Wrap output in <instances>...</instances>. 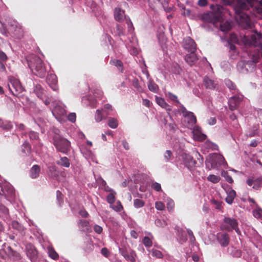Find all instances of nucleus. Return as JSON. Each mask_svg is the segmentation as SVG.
Wrapping results in <instances>:
<instances>
[{
    "label": "nucleus",
    "instance_id": "obj_44",
    "mask_svg": "<svg viewBox=\"0 0 262 262\" xmlns=\"http://www.w3.org/2000/svg\"><path fill=\"white\" fill-rule=\"evenodd\" d=\"M107 201L110 204H113L115 201V195L113 193H110L107 196Z\"/></svg>",
    "mask_w": 262,
    "mask_h": 262
},
{
    "label": "nucleus",
    "instance_id": "obj_18",
    "mask_svg": "<svg viewBox=\"0 0 262 262\" xmlns=\"http://www.w3.org/2000/svg\"><path fill=\"white\" fill-rule=\"evenodd\" d=\"M198 59V58L195 52H191L190 53L186 54L185 57V61L190 66L194 64Z\"/></svg>",
    "mask_w": 262,
    "mask_h": 262
},
{
    "label": "nucleus",
    "instance_id": "obj_35",
    "mask_svg": "<svg viewBox=\"0 0 262 262\" xmlns=\"http://www.w3.org/2000/svg\"><path fill=\"white\" fill-rule=\"evenodd\" d=\"M108 125L111 128H117L118 125L117 120L114 118H109L108 119Z\"/></svg>",
    "mask_w": 262,
    "mask_h": 262
},
{
    "label": "nucleus",
    "instance_id": "obj_14",
    "mask_svg": "<svg viewBox=\"0 0 262 262\" xmlns=\"http://www.w3.org/2000/svg\"><path fill=\"white\" fill-rule=\"evenodd\" d=\"M217 240L222 247H226L229 245L230 238L226 233H218L216 235Z\"/></svg>",
    "mask_w": 262,
    "mask_h": 262
},
{
    "label": "nucleus",
    "instance_id": "obj_45",
    "mask_svg": "<svg viewBox=\"0 0 262 262\" xmlns=\"http://www.w3.org/2000/svg\"><path fill=\"white\" fill-rule=\"evenodd\" d=\"M143 243L145 247H149L152 246V241L147 236H145L144 237L143 239Z\"/></svg>",
    "mask_w": 262,
    "mask_h": 262
},
{
    "label": "nucleus",
    "instance_id": "obj_33",
    "mask_svg": "<svg viewBox=\"0 0 262 262\" xmlns=\"http://www.w3.org/2000/svg\"><path fill=\"white\" fill-rule=\"evenodd\" d=\"M221 30L223 32H227L231 29V25L229 22L226 21L220 25Z\"/></svg>",
    "mask_w": 262,
    "mask_h": 262
},
{
    "label": "nucleus",
    "instance_id": "obj_2",
    "mask_svg": "<svg viewBox=\"0 0 262 262\" xmlns=\"http://www.w3.org/2000/svg\"><path fill=\"white\" fill-rule=\"evenodd\" d=\"M27 60L29 68L34 75L40 78L45 76L46 68L44 62L39 57L32 54L27 57Z\"/></svg>",
    "mask_w": 262,
    "mask_h": 262
},
{
    "label": "nucleus",
    "instance_id": "obj_48",
    "mask_svg": "<svg viewBox=\"0 0 262 262\" xmlns=\"http://www.w3.org/2000/svg\"><path fill=\"white\" fill-rule=\"evenodd\" d=\"M95 118L97 122H100L102 120V115L99 110L96 111Z\"/></svg>",
    "mask_w": 262,
    "mask_h": 262
},
{
    "label": "nucleus",
    "instance_id": "obj_19",
    "mask_svg": "<svg viewBox=\"0 0 262 262\" xmlns=\"http://www.w3.org/2000/svg\"><path fill=\"white\" fill-rule=\"evenodd\" d=\"M156 101L157 103L163 108L165 109L168 113L172 110V107L169 105L165 100L160 97H156Z\"/></svg>",
    "mask_w": 262,
    "mask_h": 262
},
{
    "label": "nucleus",
    "instance_id": "obj_62",
    "mask_svg": "<svg viewBox=\"0 0 262 262\" xmlns=\"http://www.w3.org/2000/svg\"><path fill=\"white\" fill-rule=\"evenodd\" d=\"M102 228L97 225H95L94 227V230L98 234H100L102 232Z\"/></svg>",
    "mask_w": 262,
    "mask_h": 262
},
{
    "label": "nucleus",
    "instance_id": "obj_23",
    "mask_svg": "<svg viewBox=\"0 0 262 262\" xmlns=\"http://www.w3.org/2000/svg\"><path fill=\"white\" fill-rule=\"evenodd\" d=\"M40 171L39 166L38 165H33L30 169V177L32 179H35L39 176Z\"/></svg>",
    "mask_w": 262,
    "mask_h": 262
},
{
    "label": "nucleus",
    "instance_id": "obj_36",
    "mask_svg": "<svg viewBox=\"0 0 262 262\" xmlns=\"http://www.w3.org/2000/svg\"><path fill=\"white\" fill-rule=\"evenodd\" d=\"M149 90L153 92H157L158 90V86L153 81H149L148 84Z\"/></svg>",
    "mask_w": 262,
    "mask_h": 262
},
{
    "label": "nucleus",
    "instance_id": "obj_61",
    "mask_svg": "<svg viewBox=\"0 0 262 262\" xmlns=\"http://www.w3.org/2000/svg\"><path fill=\"white\" fill-rule=\"evenodd\" d=\"M7 59V56L6 54L2 51H0V61L4 62L6 61Z\"/></svg>",
    "mask_w": 262,
    "mask_h": 262
},
{
    "label": "nucleus",
    "instance_id": "obj_52",
    "mask_svg": "<svg viewBox=\"0 0 262 262\" xmlns=\"http://www.w3.org/2000/svg\"><path fill=\"white\" fill-rule=\"evenodd\" d=\"M56 197L59 205H61L63 202V195L62 193L59 190H57L56 191Z\"/></svg>",
    "mask_w": 262,
    "mask_h": 262
},
{
    "label": "nucleus",
    "instance_id": "obj_12",
    "mask_svg": "<svg viewBox=\"0 0 262 262\" xmlns=\"http://www.w3.org/2000/svg\"><path fill=\"white\" fill-rule=\"evenodd\" d=\"M47 82L52 89L54 91H57L58 90L57 86V77L54 74H48L47 77Z\"/></svg>",
    "mask_w": 262,
    "mask_h": 262
},
{
    "label": "nucleus",
    "instance_id": "obj_24",
    "mask_svg": "<svg viewBox=\"0 0 262 262\" xmlns=\"http://www.w3.org/2000/svg\"><path fill=\"white\" fill-rule=\"evenodd\" d=\"M57 164L62 167L68 168L70 166L69 159L66 157H60V159L56 162Z\"/></svg>",
    "mask_w": 262,
    "mask_h": 262
},
{
    "label": "nucleus",
    "instance_id": "obj_40",
    "mask_svg": "<svg viewBox=\"0 0 262 262\" xmlns=\"http://www.w3.org/2000/svg\"><path fill=\"white\" fill-rule=\"evenodd\" d=\"M166 95L171 101L176 102L178 103H180V101L178 99V97L176 95L169 92L167 93Z\"/></svg>",
    "mask_w": 262,
    "mask_h": 262
},
{
    "label": "nucleus",
    "instance_id": "obj_1",
    "mask_svg": "<svg viewBox=\"0 0 262 262\" xmlns=\"http://www.w3.org/2000/svg\"><path fill=\"white\" fill-rule=\"evenodd\" d=\"M233 8L236 21L241 26L249 27L250 26L251 20L244 11L252 9L254 13L262 15V0H236Z\"/></svg>",
    "mask_w": 262,
    "mask_h": 262
},
{
    "label": "nucleus",
    "instance_id": "obj_49",
    "mask_svg": "<svg viewBox=\"0 0 262 262\" xmlns=\"http://www.w3.org/2000/svg\"><path fill=\"white\" fill-rule=\"evenodd\" d=\"M155 224H156V225L157 226H159V227H163L165 226L166 225H167V223L165 221L161 220L159 219L156 220Z\"/></svg>",
    "mask_w": 262,
    "mask_h": 262
},
{
    "label": "nucleus",
    "instance_id": "obj_50",
    "mask_svg": "<svg viewBox=\"0 0 262 262\" xmlns=\"http://www.w3.org/2000/svg\"><path fill=\"white\" fill-rule=\"evenodd\" d=\"M194 137L196 140H197L198 141H200L204 140L206 137L205 135L201 134V133H200V134L196 133L194 135Z\"/></svg>",
    "mask_w": 262,
    "mask_h": 262
},
{
    "label": "nucleus",
    "instance_id": "obj_8",
    "mask_svg": "<svg viewBox=\"0 0 262 262\" xmlns=\"http://www.w3.org/2000/svg\"><path fill=\"white\" fill-rule=\"evenodd\" d=\"M119 251L126 260L129 262L136 261V254L133 250L130 248H122L119 249Z\"/></svg>",
    "mask_w": 262,
    "mask_h": 262
},
{
    "label": "nucleus",
    "instance_id": "obj_56",
    "mask_svg": "<svg viewBox=\"0 0 262 262\" xmlns=\"http://www.w3.org/2000/svg\"><path fill=\"white\" fill-rule=\"evenodd\" d=\"M151 188L156 191H160L161 190V186L160 184L157 182H154L151 185Z\"/></svg>",
    "mask_w": 262,
    "mask_h": 262
},
{
    "label": "nucleus",
    "instance_id": "obj_9",
    "mask_svg": "<svg viewBox=\"0 0 262 262\" xmlns=\"http://www.w3.org/2000/svg\"><path fill=\"white\" fill-rule=\"evenodd\" d=\"M224 221L225 224L229 226H225L224 229L225 230L230 231L233 229L237 233L240 232L238 228V222L235 219L226 217L224 218Z\"/></svg>",
    "mask_w": 262,
    "mask_h": 262
},
{
    "label": "nucleus",
    "instance_id": "obj_32",
    "mask_svg": "<svg viewBox=\"0 0 262 262\" xmlns=\"http://www.w3.org/2000/svg\"><path fill=\"white\" fill-rule=\"evenodd\" d=\"M110 63L117 67L119 70H120L121 72L123 71V63L121 60L118 59L111 60Z\"/></svg>",
    "mask_w": 262,
    "mask_h": 262
},
{
    "label": "nucleus",
    "instance_id": "obj_4",
    "mask_svg": "<svg viewBox=\"0 0 262 262\" xmlns=\"http://www.w3.org/2000/svg\"><path fill=\"white\" fill-rule=\"evenodd\" d=\"M8 85L10 91L14 96L18 97L20 94L25 91V89L22 86L20 81L14 77L9 78Z\"/></svg>",
    "mask_w": 262,
    "mask_h": 262
},
{
    "label": "nucleus",
    "instance_id": "obj_55",
    "mask_svg": "<svg viewBox=\"0 0 262 262\" xmlns=\"http://www.w3.org/2000/svg\"><path fill=\"white\" fill-rule=\"evenodd\" d=\"M11 256L15 260H18L21 259L20 254L16 251H12Z\"/></svg>",
    "mask_w": 262,
    "mask_h": 262
},
{
    "label": "nucleus",
    "instance_id": "obj_46",
    "mask_svg": "<svg viewBox=\"0 0 262 262\" xmlns=\"http://www.w3.org/2000/svg\"><path fill=\"white\" fill-rule=\"evenodd\" d=\"M152 255L157 258H162L163 256L162 252L158 250H153L152 251Z\"/></svg>",
    "mask_w": 262,
    "mask_h": 262
},
{
    "label": "nucleus",
    "instance_id": "obj_28",
    "mask_svg": "<svg viewBox=\"0 0 262 262\" xmlns=\"http://www.w3.org/2000/svg\"><path fill=\"white\" fill-rule=\"evenodd\" d=\"M187 113H188V115H187V116H185V117L187 118L188 123L191 126H193L196 122V117L194 116V114L192 112Z\"/></svg>",
    "mask_w": 262,
    "mask_h": 262
},
{
    "label": "nucleus",
    "instance_id": "obj_41",
    "mask_svg": "<svg viewBox=\"0 0 262 262\" xmlns=\"http://www.w3.org/2000/svg\"><path fill=\"white\" fill-rule=\"evenodd\" d=\"M112 207L114 210L117 212H120L123 209V206L120 201H118L116 204Z\"/></svg>",
    "mask_w": 262,
    "mask_h": 262
},
{
    "label": "nucleus",
    "instance_id": "obj_58",
    "mask_svg": "<svg viewBox=\"0 0 262 262\" xmlns=\"http://www.w3.org/2000/svg\"><path fill=\"white\" fill-rule=\"evenodd\" d=\"M0 212L5 215L9 214V209L3 204H0Z\"/></svg>",
    "mask_w": 262,
    "mask_h": 262
},
{
    "label": "nucleus",
    "instance_id": "obj_51",
    "mask_svg": "<svg viewBox=\"0 0 262 262\" xmlns=\"http://www.w3.org/2000/svg\"><path fill=\"white\" fill-rule=\"evenodd\" d=\"M116 30H117V33L118 36H121L123 35L124 34V28L120 25L117 24L116 25Z\"/></svg>",
    "mask_w": 262,
    "mask_h": 262
},
{
    "label": "nucleus",
    "instance_id": "obj_21",
    "mask_svg": "<svg viewBox=\"0 0 262 262\" xmlns=\"http://www.w3.org/2000/svg\"><path fill=\"white\" fill-rule=\"evenodd\" d=\"M124 17V11L119 8L115 9L114 17L116 20L120 21L123 20Z\"/></svg>",
    "mask_w": 262,
    "mask_h": 262
},
{
    "label": "nucleus",
    "instance_id": "obj_10",
    "mask_svg": "<svg viewBox=\"0 0 262 262\" xmlns=\"http://www.w3.org/2000/svg\"><path fill=\"white\" fill-rule=\"evenodd\" d=\"M27 255L32 262H36L38 258V252L34 246L29 244L26 247Z\"/></svg>",
    "mask_w": 262,
    "mask_h": 262
},
{
    "label": "nucleus",
    "instance_id": "obj_5",
    "mask_svg": "<svg viewBox=\"0 0 262 262\" xmlns=\"http://www.w3.org/2000/svg\"><path fill=\"white\" fill-rule=\"evenodd\" d=\"M257 39H262V34L258 33L256 35H252L250 36V43L254 46H258L260 51L257 55H253V61L255 63H257L259 61L260 57H262V43H258Z\"/></svg>",
    "mask_w": 262,
    "mask_h": 262
},
{
    "label": "nucleus",
    "instance_id": "obj_63",
    "mask_svg": "<svg viewBox=\"0 0 262 262\" xmlns=\"http://www.w3.org/2000/svg\"><path fill=\"white\" fill-rule=\"evenodd\" d=\"M76 116L75 113H70L68 116V120L72 122L76 121Z\"/></svg>",
    "mask_w": 262,
    "mask_h": 262
},
{
    "label": "nucleus",
    "instance_id": "obj_60",
    "mask_svg": "<svg viewBox=\"0 0 262 262\" xmlns=\"http://www.w3.org/2000/svg\"><path fill=\"white\" fill-rule=\"evenodd\" d=\"M29 138L31 140H36L38 138V135L34 132H31L29 134Z\"/></svg>",
    "mask_w": 262,
    "mask_h": 262
},
{
    "label": "nucleus",
    "instance_id": "obj_47",
    "mask_svg": "<svg viewBox=\"0 0 262 262\" xmlns=\"http://www.w3.org/2000/svg\"><path fill=\"white\" fill-rule=\"evenodd\" d=\"M133 86L136 88L138 91H141V88L139 84L138 80L137 78H134L132 81Z\"/></svg>",
    "mask_w": 262,
    "mask_h": 262
},
{
    "label": "nucleus",
    "instance_id": "obj_20",
    "mask_svg": "<svg viewBox=\"0 0 262 262\" xmlns=\"http://www.w3.org/2000/svg\"><path fill=\"white\" fill-rule=\"evenodd\" d=\"M211 159L212 160V165H217L222 164L225 160L224 157L221 155L217 154H211Z\"/></svg>",
    "mask_w": 262,
    "mask_h": 262
},
{
    "label": "nucleus",
    "instance_id": "obj_57",
    "mask_svg": "<svg viewBox=\"0 0 262 262\" xmlns=\"http://www.w3.org/2000/svg\"><path fill=\"white\" fill-rule=\"evenodd\" d=\"M223 176L225 177L226 180L230 184H232L233 182V180L232 179L231 176L229 175L227 172H224L223 174Z\"/></svg>",
    "mask_w": 262,
    "mask_h": 262
},
{
    "label": "nucleus",
    "instance_id": "obj_11",
    "mask_svg": "<svg viewBox=\"0 0 262 262\" xmlns=\"http://www.w3.org/2000/svg\"><path fill=\"white\" fill-rule=\"evenodd\" d=\"M202 18L204 20L212 24H215L220 21L221 19L219 17V14H214V13H212V12L204 14L202 16Z\"/></svg>",
    "mask_w": 262,
    "mask_h": 262
},
{
    "label": "nucleus",
    "instance_id": "obj_29",
    "mask_svg": "<svg viewBox=\"0 0 262 262\" xmlns=\"http://www.w3.org/2000/svg\"><path fill=\"white\" fill-rule=\"evenodd\" d=\"M34 92L39 98L41 99H43L44 91L40 85H36L34 89Z\"/></svg>",
    "mask_w": 262,
    "mask_h": 262
},
{
    "label": "nucleus",
    "instance_id": "obj_43",
    "mask_svg": "<svg viewBox=\"0 0 262 262\" xmlns=\"http://www.w3.org/2000/svg\"><path fill=\"white\" fill-rule=\"evenodd\" d=\"M78 224L79 227L84 228L89 226V222L85 220H80L78 222Z\"/></svg>",
    "mask_w": 262,
    "mask_h": 262
},
{
    "label": "nucleus",
    "instance_id": "obj_3",
    "mask_svg": "<svg viewBox=\"0 0 262 262\" xmlns=\"http://www.w3.org/2000/svg\"><path fill=\"white\" fill-rule=\"evenodd\" d=\"M58 132V130L55 132L56 135L53 137V143L58 151L67 154L71 150V142L66 138L59 135Z\"/></svg>",
    "mask_w": 262,
    "mask_h": 262
},
{
    "label": "nucleus",
    "instance_id": "obj_6",
    "mask_svg": "<svg viewBox=\"0 0 262 262\" xmlns=\"http://www.w3.org/2000/svg\"><path fill=\"white\" fill-rule=\"evenodd\" d=\"M9 24V29L15 37L21 38L23 37L24 30L20 24L14 20L10 21Z\"/></svg>",
    "mask_w": 262,
    "mask_h": 262
},
{
    "label": "nucleus",
    "instance_id": "obj_15",
    "mask_svg": "<svg viewBox=\"0 0 262 262\" xmlns=\"http://www.w3.org/2000/svg\"><path fill=\"white\" fill-rule=\"evenodd\" d=\"M246 183L249 186L253 185L252 188L254 189L258 190L262 187V177H259L255 179L249 178L247 180Z\"/></svg>",
    "mask_w": 262,
    "mask_h": 262
},
{
    "label": "nucleus",
    "instance_id": "obj_30",
    "mask_svg": "<svg viewBox=\"0 0 262 262\" xmlns=\"http://www.w3.org/2000/svg\"><path fill=\"white\" fill-rule=\"evenodd\" d=\"M226 85L231 90L233 93H236L238 91L236 85L230 79H226L225 80Z\"/></svg>",
    "mask_w": 262,
    "mask_h": 262
},
{
    "label": "nucleus",
    "instance_id": "obj_7",
    "mask_svg": "<svg viewBox=\"0 0 262 262\" xmlns=\"http://www.w3.org/2000/svg\"><path fill=\"white\" fill-rule=\"evenodd\" d=\"M0 195H4L8 198H12L15 195V191L10 184L6 183L1 184Z\"/></svg>",
    "mask_w": 262,
    "mask_h": 262
},
{
    "label": "nucleus",
    "instance_id": "obj_54",
    "mask_svg": "<svg viewBox=\"0 0 262 262\" xmlns=\"http://www.w3.org/2000/svg\"><path fill=\"white\" fill-rule=\"evenodd\" d=\"M211 202L212 204L215 205V208L216 209H221L222 207V203L220 201L215 200L214 199H212L211 201Z\"/></svg>",
    "mask_w": 262,
    "mask_h": 262
},
{
    "label": "nucleus",
    "instance_id": "obj_64",
    "mask_svg": "<svg viewBox=\"0 0 262 262\" xmlns=\"http://www.w3.org/2000/svg\"><path fill=\"white\" fill-rule=\"evenodd\" d=\"M101 254L106 257H108L110 252L107 248H103L101 250Z\"/></svg>",
    "mask_w": 262,
    "mask_h": 262
},
{
    "label": "nucleus",
    "instance_id": "obj_34",
    "mask_svg": "<svg viewBox=\"0 0 262 262\" xmlns=\"http://www.w3.org/2000/svg\"><path fill=\"white\" fill-rule=\"evenodd\" d=\"M23 148H22V151L24 152L25 154H30L31 151V146L30 143L27 141H25L24 144H23Z\"/></svg>",
    "mask_w": 262,
    "mask_h": 262
},
{
    "label": "nucleus",
    "instance_id": "obj_39",
    "mask_svg": "<svg viewBox=\"0 0 262 262\" xmlns=\"http://www.w3.org/2000/svg\"><path fill=\"white\" fill-rule=\"evenodd\" d=\"M207 179L208 181H210L213 183H217L220 180L219 176H217L214 174H210Z\"/></svg>",
    "mask_w": 262,
    "mask_h": 262
},
{
    "label": "nucleus",
    "instance_id": "obj_27",
    "mask_svg": "<svg viewBox=\"0 0 262 262\" xmlns=\"http://www.w3.org/2000/svg\"><path fill=\"white\" fill-rule=\"evenodd\" d=\"M210 9L212 10V13L219 14V17L221 18H222V12L223 8L221 6L219 5H211L210 6Z\"/></svg>",
    "mask_w": 262,
    "mask_h": 262
},
{
    "label": "nucleus",
    "instance_id": "obj_59",
    "mask_svg": "<svg viewBox=\"0 0 262 262\" xmlns=\"http://www.w3.org/2000/svg\"><path fill=\"white\" fill-rule=\"evenodd\" d=\"M94 246L91 242H88L86 243V248L85 249V251L87 252H90L93 250Z\"/></svg>",
    "mask_w": 262,
    "mask_h": 262
},
{
    "label": "nucleus",
    "instance_id": "obj_26",
    "mask_svg": "<svg viewBox=\"0 0 262 262\" xmlns=\"http://www.w3.org/2000/svg\"><path fill=\"white\" fill-rule=\"evenodd\" d=\"M236 196V192L234 190H230L227 193V196L226 198V202L229 204H231Z\"/></svg>",
    "mask_w": 262,
    "mask_h": 262
},
{
    "label": "nucleus",
    "instance_id": "obj_53",
    "mask_svg": "<svg viewBox=\"0 0 262 262\" xmlns=\"http://www.w3.org/2000/svg\"><path fill=\"white\" fill-rule=\"evenodd\" d=\"M155 207L158 210H163L165 208V205L162 202H157L155 203Z\"/></svg>",
    "mask_w": 262,
    "mask_h": 262
},
{
    "label": "nucleus",
    "instance_id": "obj_22",
    "mask_svg": "<svg viewBox=\"0 0 262 262\" xmlns=\"http://www.w3.org/2000/svg\"><path fill=\"white\" fill-rule=\"evenodd\" d=\"M203 82L206 89H214L215 88L216 84L215 82L209 78L208 77H205Z\"/></svg>",
    "mask_w": 262,
    "mask_h": 262
},
{
    "label": "nucleus",
    "instance_id": "obj_16",
    "mask_svg": "<svg viewBox=\"0 0 262 262\" xmlns=\"http://www.w3.org/2000/svg\"><path fill=\"white\" fill-rule=\"evenodd\" d=\"M183 159L185 165L186 167H187L189 169L193 167L196 164L195 160L193 158V157L191 156L188 154L183 155Z\"/></svg>",
    "mask_w": 262,
    "mask_h": 262
},
{
    "label": "nucleus",
    "instance_id": "obj_38",
    "mask_svg": "<svg viewBox=\"0 0 262 262\" xmlns=\"http://www.w3.org/2000/svg\"><path fill=\"white\" fill-rule=\"evenodd\" d=\"M56 167L54 165L50 166L48 167V173L52 177H54L57 175Z\"/></svg>",
    "mask_w": 262,
    "mask_h": 262
},
{
    "label": "nucleus",
    "instance_id": "obj_31",
    "mask_svg": "<svg viewBox=\"0 0 262 262\" xmlns=\"http://www.w3.org/2000/svg\"><path fill=\"white\" fill-rule=\"evenodd\" d=\"M53 113L54 115L56 114L59 116H63L66 114V112L62 107L57 106L54 108Z\"/></svg>",
    "mask_w": 262,
    "mask_h": 262
},
{
    "label": "nucleus",
    "instance_id": "obj_13",
    "mask_svg": "<svg viewBox=\"0 0 262 262\" xmlns=\"http://www.w3.org/2000/svg\"><path fill=\"white\" fill-rule=\"evenodd\" d=\"M184 47L188 52H195L196 45L194 41L190 37H187L184 40Z\"/></svg>",
    "mask_w": 262,
    "mask_h": 262
},
{
    "label": "nucleus",
    "instance_id": "obj_37",
    "mask_svg": "<svg viewBox=\"0 0 262 262\" xmlns=\"http://www.w3.org/2000/svg\"><path fill=\"white\" fill-rule=\"evenodd\" d=\"M144 205L145 202L142 200L136 199L134 201V206L136 208L142 207Z\"/></svg>",
    "mask_w": 262,
    "mask_h": 262
},
{
    "label": "nucleus",
    "instance_id": "obj_17",
    "mask_svg": "<svg viewBox=\"0 0 262 262\" xmlns=\"http://www.w3.org/2000/svg\"><path fill=\"white\" fill-rule=\"evenodd\" d=\"M242 98L238 96H233L229 100V108L233 111L237 108L239 106L241 102L242 101Z\"/></svg>",
    "mask_w": 262,
    "mask_h": 262
},
{
    "label": "nucleus",
    "instance_id": "obj_25",
    "mask_svg": "<svg viewBox=\"0 0 262 262\" xmlns=\"http://www.w3.org/2000/svg\"><path fill=\"white\" fill-rule=\"evenodd\" d=\"M47 249L48 253L50 258L54 260H57L58 259V254L55 251V249L52 246L48 247Z\"/></svg>",
    "mask_w": 262,
    "mask_h": 262
},
{
    "label": "nucleus",
    "instance_id": "obj_42",
    "mask_svg": "<svg viewBox=\"0 0 262 262\" xmlns=\"http://www.w3.org/2000/svg\"><path fill=\"white\" fill-rule=\"evenodd\" d=\"M172 157V151L170 150H167L164 154V158L166 161H169L170 160Z\"/></svg>",
    "mask_w": 262,
    "mask_h": 262
}]
</instances>
